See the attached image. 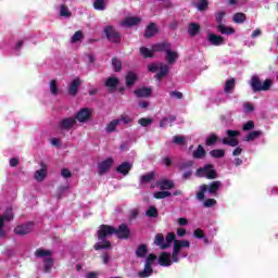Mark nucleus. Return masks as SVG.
<instances>
[{
    "label": "nucleus",
    "mask_w": 278,
    "mask_h": 278,
    "mask_svg": "<svg viewBox=\"0 0 278 278\" xmlns=\"http://www.w3.org/2000/svg\"><path fill=\"white\" fill-rule=\"evenodd\" d=\"M181 249H190V241L188 240H176L174 241V250L170 255L168 252H162L159 256L160 266L168 267L179 262V253Z\"/></svg>",
    "instance_id": "f257e3e1"
},
{
    "label": "nucleus",
    "mask_w": 278,
    "mask_h": 278,
    "mask_svg": "<svg viewBox=\"0 0 278 278\" xmlns=\"http://www.w3.org/2000/svg\"><path fill=\"white\" fill-rule=\"evenodd\" d=\"M116 228L108 225H101L98 230V242L94 244L96 251H101V249H110L112 243L108 240L111 236H114Z\"/></svg>",
    "instance_id": "f03ea898"
},
{
    "label": "nucleus",
    "mask_w": 278,
    "mask_h": 278,
    "mask_svg": "<svg viewBox=\"0 0 278 278\" xmlns=\"http://www.w3.org/2000/svg\"><path fill=\"white\" fill-rule=\"evenodd\" d=\"M222 187H223V182L218 180L213 181L211 185L200 186L199 192H197L198 201H203V199H205V192H208V194L216 197Z\"/></svg>",
    "instance_id": "7ed1b4c3"
},
{
    "label": "nucleus",
    "mask_w": 278,
    "mask_h": 278,
    "mask_svg": "<svg viewBox=\"0 0 278 278\" xmlns=\"http://www.w3.org/2000/svg\"><path fill=\"white\" fill-rule=\"evenodd\" d=\"M175 241H177V239H175V235L173 232L167 233L165 240H164V235L162 233H157L154 237L155 247H160L162 251L166 249H170V247L173 245V242L175 243Z\"/></svg>",
    "instance_id": "20e7f679"
},
{
    "label": "nucleus",
    "mask_w": 278,
    "mask_h": 278,
    "mask_svg": "<svg viewBox=\"0 0 278 278\" xmlns=\"http://www.w3.org/2000/svg\"><path fill=\"white\" fill-rule=\"evenodd\" d=\"M250 86L253 90V92H266V90H270V87L273 86L271 79H266L263 84L262 80H260V77L253 76L250 81Z\"/></svg>",
    "instance_id": "39448f33"
},
{
    "label": "nucleus",
    "mask_w": 278,
    "mask_h": 278,
    "mask_svg": "<svg viewBox=\"0 0 278 278\" xmlns=\"http://www.w3.org/2000/svg\"><path fill=\"white\" fill-rule=\"evenodd\" d=\"M36 257H40L43 262V271L51 273L53 268V258H51V251L39 249L35 253Z\"/></svg>",
    "instance_id": "423d86ee"
},
{
    "label": "nucleus",
    "mask_w": 278,
    "mask_h": 278,
    "mask_svg": "<svg viewBox=\"0 0 278 278\" xmlns=\"http://www.w3.org/2000/svg\"><path fill=\"white\" fill-rule=\"evenodd\" d=\"M155 260H157V255L149 254L144 262V268L138 273V276L141 278L151 277L153 275V264H155Z\"/></svg>",
    "instance_id": "0eeeda50"
},
{
    "label": "nucleus",
    "mask_w": 278,
    "mask_h": 278,
    "mask_svg": "<svg viewBox=\"0 0 278 278\" xmlns=\"http://www.w3.org/2000/svg\"><path fill=\"white\" fill-rule=\"evenodd\" d=\"M148 71H150V73H156V79H162V77L168 75V65L164 63H152L148 65Z\"/></svg>",
    "instance_id": "6e6552de"
},
{
    "label": "nucleus",
    "mask_w": 278,
    "mask_h": 278,
    "mask_svg": "<svg viewBox=\"0 0 278 278\" xmlns=\"http://www.w3.org/2000/svg\"><path fill=\"white\" fill-rule=\"evenodd\" d=\"M226 14L227 13L225 11H219L215 13V21L218 23L217 29L218 31H220V34H226V35L235 34L236 30L232 27H227L225 26V24H223V18H225Z\"/></svg>",
    "instance_id": "1a4fd4ad"
},
{
    "label": "nucleus",
    "mask_w": 278,
    "mask_h": 278,
    "mask_svg": "<svg viewBox=\"0 0 278 278\" xmlns=\"http://www.w3.org/2000/svg\"><path fill=\"white\" fill-rule=\"evenodd\" d=\"M226 135L228 138L222 139V144H227L228 147H238L240 142L238 141V136H240V131L238 130H227Z\"/></svg>",
    "instance_id": "9d476101"
},
{
    "label": "nucleus",
    "mask_w": 278,
    "mask_h": 278,
    "mask_svg": "<svg viewBox=\"0 0 278 278\" xmlns=\"http://www.w3.org/2000/svg\"><path fill=\"white\" fill-rule=\"evenodd\" d=\"M197 177H206V179H216V170L213 165H205L195 172Z\"/></svg>",
    "instance_id": "9b49d317"
},
{
    "label": "nucleus",
    "mask_w": 278,
    "mask_h": 278,
    "mask_svg": "<svg viewBox=\"0 0 278 278\" xmlns=\"http://www.w3.org/2000/svg\"><path fill=\"white\" fill-rule=\"evenodd\" d=\"M92 116V109L84 108L80 109L74 116L78 123H88Z\"/></svg>",
    "instance_id": "f8f14e48"
},
{
    "label": "nucleus",
    "mask_w": 278,
    "mask_h": 278,
    "mask_svg": "<svg viewBox=\"0 0 278 278\" xmlns=\"http://www.w3.org/2000/svg\"><path fill=\"white\" fill-rule=\"evenodd\" d=\"M31 231H34V223L31 222L18 225L14 229V233H16V236H27V233H31Z\"/></svg>",
    "instance_id": "ddd939ff"
},
{
    "label": "nucleus",
    "mask_w": 278,
    "mask_h": 278,
    "mask_svg": "<svg viewBox=\"0 0 278 278\" xmlns=\"http://www.w3.org/2000/svg\"><path fill=\"white\" fill-rule=\"evenodd\" d=\"M13 218L12 208H7L3 216L0 215V238H5V230L3 229L5 220H12Z\"/></svg>",
    "instance_id": "4468645a"
},
{
    "label": "nucleus",
    "mask_w": 278,
    "mask_h": 278,
    "mask_svg": "<svg viewBox=\"0 0 278 278\" xmlns=\"http://www.w3.org/2000/svg\"><path fill=\"white\" fill-rule=\"evenodd\" d=\"M104 34L110 42H121V34H118L114 27L106 26L104 28Z\"/></svg>",
    "instance_id": "2eb2a0df"
},
{
    "label": "nucleus",
    "mask_w": 278,
    "mask_h": 278,
    "mask_svg": "<svg viewBox=\"0 0 278 278\" xmlns=\"http://www.w3.org/2000/svg\"><path fill=\"white\" fill-rule=\"evenodd\" d=\"M75 125H77V119H75V117H65L60 121L59 128L63 129L64 131H71Z\"/></svg>",
    "instance_id": "dca6fc26"
},
{
    "label": "nucleus",
    "mask_w": 278,
    "mask_h": 278,
    "mask_svg": "<svg viewBox=\"0 0 278 278\" xmlns=\"http://www.w3.org/2000/svg\"><path fill=\"white\" fill-rule=\"evenodd\" d=\"M114 233L119 240H127L131 231L127 225L122 224L117 229H115Z\"/></svg>",
    "instance_id": "f3484780"
},
{
    "label": "nucleus",
    "mask_w": 278,
    "mask_h": 278,
    "mask_svg": "<svg viewBox=\"0 0 278 278\" xmlns=\"http://www.w3.org/2000/svg\"><path fill=\"white\" fill-rule=\"evenodd\" d=\"M112 164H114V160L109 157L98 164V170L100 175H105L110 168H112Z\"/></svg>",
    "instance_id": "a211bd4d"
},
{
    "label": "nucleus",
    "mask_w": 278,
    "mask_h": 278,
    "mask_svg": "<svg viewBox=\"0 0 278 278\" xmlns=\"http://www.w3.org/2000/svg\"><path fill=\"white\" fill-rule=\"evenodd\" d=\"M79 86H81V79L75 78L72 80L67 89L70 97H77V93L79 92Z\"/></svg>",
    "instance_id": "6ab92c4d"
},
{
    "label": "nucleus",
    "mask_w": 278,
    "mask_h": 278,
    "mask_svg": "<svg viewBox=\"0 0 278 278\" xmlns=\"http://www.w3.org/2000/svg\"><path fill=\"white\" fill-rule=\"evenodd\" d=\"M207 40L213 47H220V45H225V39L216 34H208Z\"/></svg>",
    "instance_id": "aec40b11"
},
{
    "label": "nucleus",
    "mask_w": 278,
    "mask_h": 278,
    "mask_svg": "<svg viewBox=\"0 0 278 278\" xmlns=\"http://www.w3.org/2000/svg\"><path fill=\"white\" fill-rule=\"evenodd\" d=\"M142 18L138 16H128L124 21L121 22L122 27H134V25H138Z\"/></svg>",
    "instance_id": "412c9836"
},
{
    "label": "nucleus",
    "mask_w": 278,
    "mask_h": 278,
    "mask_svg": "<svg viewBox=\"0 0 278 278\" xmlns=\"http://www.w3.org/2000/svg\"><path fill=\"white\" fill-rule=\"evenodd\" d=\"M179 58V54L177 51H173L172 48H167V51H165V60L169 64H175Z\"/></svg>",
    "instance_id": "4be33fe9"
},
{
    "label": "nucleus",
    "mask_w": 278,
    "mask_h": 278,
    "mask_svg": "<svg viewBox=\"0 0 278 278\" xmlns=\"http://www.w3.org/2000/svg\"><path fill=\"white\" fill-rule=\"evenodd\" d=\"M173 46L169 42L156 43L152 46V51L153 53H156L157 51L166 53Z\"/></svg>",
    "instance_id": "5701e85b"
},
{
    "label": "nucleus",
    "mask_w": 278,
    "mask_h": 278,
    "mask_svg": "<svg viewBox=\"0 0 278 278\" xmlns=\"http://www.w3.org/2000/svg\"><path fill=\"white\" fill-rule=\"evenodd\" d=\"M264 136V132L262 130H254L250 131L245 137H244V142H253V140H257V138H262Z\"/></svg>",
    "instance_id": "b1692460"
},
{
    "label": "nucleus",
    "mask_w": 278,
    "mask_h": 278,
    "mask_svg": "<svg viewBox=\"0 0 278 278\" xmlns=\"http://www.w3.org/2000/svg\"><path fill=\"white\" fill-rule=\"evenodd\" d=\"M47 178V165L41 163V168L35 172V179L36 181H45Z\"/></svg>",
    "instance_id": "393cba45"
},
{
    "label": "nucleus",
    "mask_w": 278,
    "mask_h": 278,
    "mask_svg": "<svg viewBox=\"0 0 278 278\" xmlns=\"http://www.w3.org/2000/svg\"><path fill=\"white\" fill-rule=\"evenodd\" d=\"M92 5L98 12H104V10H108V2H105V0H93Z\"/></svg>",
    "instance_id": "a878e982"
},
{
    "label": "nucleus",
    "mask_w": 278,
    "mask_h": 278,
    "mask_svg": "<svg viewBox=\"0 0 278 278\" xmlns=\"http://www.w3.org/2000/svg\"><path fill=\"white\" fill-rule=\"evenodd\" d=\"M121 125V119H113L111 121L106 127H105V131L106 134H114V131H116V128Z\"/></svg>",
    "instance_id": "bb28decb"
},
{
    "label": "nucleus",
    "mask_w": 278,
    "mask_h": 278,
    "mask_svg": "<svg viewBox=\"0 0 278 278\" xmlns=\"http://www.w3.org/2000/svg\"><path fill=\"white\" fill-rule=\"evenodd\" d=\"M155 34H157V26L155 23H151L147 26L144 36L146 38H152V36H155Z\"/></svg>",
    "instance_id": "cd10ccee"
},
{
    "label": "nucleus",
    "mask_w": 278,
    "mask_h": 278,
    "mask_svg": "<svg viewBox=\"0 0 278 278\" xmlns=\"http://www.w3.org/2000/svg\"><path fill=\"white\" fill-rule=\"evenodd\" d=\"M136 97H139V99L151 97V88H139L135 90Z\"/></svg>",
    "instance_id": "c85d7f7f"
},
{
    "label": "nucleus",
    "mask_w": 278,
    "mask_h": 278,
    "mask_svg": "<svg viewBox=\"0 0 278 278\" xmlns=\"http://www.w3.org/2000/svg\"><path fill=\"white\" fill-rule=\"evenodd\" d=\"M131 163L124 162L117 167V173L122 175H128L129 170H131Z\"/></svg>",
    "instance_id": "c756f323"
},
{
    "label": "nucleus",
    "mask_w": 278,
    "mask_h": 278,
    "mask_svg": "<svg viewBox=\"0 0 278 278\" xmlns=\"http://www.w3.org/2000/svg\"><path fill=\"white\" fill-rule=\"evenodd\" d=\"M159 187L161 190H173V188H175V184H173L172 180L163 179L159 181Z\"/></svg>",
    "instance_id": "7c9ffc66"
},
{
    "label": "nucleus",
    "mask_w": 278,
    "mask_h": 278,
    "mask_svg": "<svg viewBox=\"0 0 278 278\" xmlns=\"http://www.w3.org/2000/svg\"><path fill=\"white\" fill-rule=\"evenodd\" d=\"M175 121H177L176 116H168V117H164L161 123H160V127L164 128V127H168V125H170V127L173 126V123H175Z\"/></svg>",
    "instance_id": "2f4dec72"
},
{
    "label": "nucleus",
    "mask_w": 278,
    "mask_h": 278,
    "mask_svg": "<svg viewBox=\"0 0 278 278\" xmlns=\"http://www.w3.org/2000/svg\"><path fill=\"white\" fill-rule=\"evenodd\" d=\"M104 86H106V88H109L110 90H114L116 88V86H118V78L109 77L106 79Z\"/></svg>",
    "instance_id": "473e14b6"
},
{
    "label": "nucleus",
    "mask_w": 278,
    "mask_h": 278,
    "mask_svg": "<svg viewBox=\"0 0 278 278\" xmlns=\"http://www.w3.org/2000/svg\"><path fill=\"white\" fill-rule=\"evenodd\" d=\"M201 30V26L197 23H191L189 24V28H188V34L189 36H197V34H199V31Z\"/></svg>",
    "instance_id": "72a5a7b5"
},
{
    "label": "nucleus",
    "mask_w": 278,
    "mask_h": 278,
    "mask_svg": "<svg viewBox=\"0 0 278 278\" xmlns=\"http://www.w3.org/2000/svg\"><path fill=\"white\" fill-rule=\"evenodd\" d=\"M194 5L199 12H205L210 5V0H200Z\"/></svg>",
    "instance_id": "f704fd0d"
},
{
    "label": "nucleus",
    "mask_w": 278,
    "mask_h": 278,
    "mask_svg": "<svg viewBox=\"0 0 278 278\" xmlns=\"http://www.w3.org/2000/svg\"><path fill=\"white\" fill-rule=\"evenodd\" d=\"M235 88H236V79L230 78V79L226 80V84L224 86V91L226 93L231 92V90H233Z\"/></svg>",
    "instance_id": "c9c22d12"
},
{
    "label": "nucleus",
    "mask_w": 278,
    "mask_h": 278,
    "mask_svg": "<svg viewBox=\"0 0 278 278\" xmlns=\"http://www.w3.org/2000/svg\"><path fill=\"white\" fill-rule=\"evenodd\" d=\"M50 92L54 97H58L60 94V87H58V80H51L49 84Z\"/></svg>",
    "instance_id": "e433bc0d"
},
{
    "label": "nucleus",
    "mask_w": 278,
    "mask_h": 278,
    "mask_svg": "<svg viewBox=\"0 0 278 278\" xmlns=\"http://www.w3.org/2000/svg\"><path fill=\"white\" fill-rule=\"evenodd\" d=\"M193 157L195 160H202V157H205V149L203 146H198V149L193 151Z\"/></svg>",
    "instance_id": "4c0bfd02"
},
{
    "label": "nucleus",
    "mask_w": 278,
    "mask_h": 278,
    "mask_svg": "<svg viewBox=\"0 0 278 278\" xmlns=\"http://www.w3.org/2000/svg\"><path fill=\"white\" fill-rule=\"evenodd\" d=\"M138 79V76L134 72H129L126 76V86H134Z\"/></svg>",
    "instance_id": "58836bf2"
},
{
    "label": "nucleus",
    "mask_w": 278,
    "mask_h": 278,
    "mask_svg": "<svg viewBox=\"0 0 278 278\" xmlns=\"http://www.w3.org/2000/svg\"><path fill=\"white\" fill-rule=\"evenodd\" d=\"M147 253H149V250L147 249V245H144V244L139 245L136 251L137 257H147Z\"/></svg>",
    "instance_id": "ea45409f"
},
{
    "label": "nucleus",
    "mask_w": 278,
    "mask_h": 278,
    "mask_svg": "<svg viewBox=\"0 0 278 278\" xmlns=\"http://www.w3.org/2000/svg\"><path fill=\"white\" fill-rule=\"evenodd\" d=\"M60 16H64L65 18H71L72 16L71 10L65 4H60Z\"/></svg>",
    "instance_id": "a19ab883"
},
{
    "label": "nucleus",
    "mask_w": 278,
    "mask_h": 278,
    "mask_svg": "<svg viewBox=\"0 0 278 278\" xmlns=\"http://www.w3.org/2000/svg\"><path fill=\"white\" fill-rule=\"evenodd\" d=\"M232 21H233V23L242 24V23H244V21H247V15L244 13H236L232 16Z\"/></svg>",
    "instance_id": "79ce46f5"
},
{
    "label": "nucleus",
    "mask_w": 278,
    "mask_h": 278,
    "mask_svg": "<svg viewBox=\"0 0 278 278\" xmlns=\"http://www.w3.org/2000/svg\"><path fill=\"white\" fill-rule=\"evenodd\" d=\"M211 157H215V159H220V157H225V150L223 149H216V150H212L210 152Z\"/></svg>",
    "instance_id": "37998d69"
},
{
    "label": "nucleus",
    "mask_w": 278,
    "mask_h": 278,
    "mask_svg": "<svg viewBox=\"0 0 278 278\" xmlns=\"http://www.w3.org/2000/svg\"><path fill=\"white\" fill-rule=\"evenodd\" d=\"M112 66H113V71H115V73H118V71L123 68V63L121 62V60L114 58L112 59Z\"/></svg>",
    "instance_id": "c03bdc74"
},
{
    "label": "nucleus",
    "mask_w": 278,
    "mask_h": 278,
    "mask_svg": "<svg viewBox=\"0 0 278 278\" xmlns=\"http://www.w3.org/2000/svg\"><path fill=\"white\" fill-rule=\"evenodd\" d=\"M146 216L150 218H157V208L155 206H150L146 212Z\"/></svg>",
    "instance_id": "a18cd8bd"
},
{
    "label": "nucleus",
    "mask_w": 278,
    "mask_h": 278,
    "mask_svg": "<svg viewBox=\"0 0 278 278\" xmlns=\"http://www.w3.org/2000/svg\"><path fill=\"white\" fill-rule=\"evenodd\" d=\"M217 141H218V136H216V134H211L206 138L207 147H212V144H215V142Z\"/></svg>",
    "instance_id": "49530a36"
},
{
    "label": "nucleus",
    "mask_w": 278,
    "mask_h": 278,
    "mask_svg": "<svg viewBox=\"0 0 278 278\" xmlns=\"http://www.w3.org/2000/svg\"><path fill=\"white\" fill-rule=\"evenodd\" d=\"M140 54H141L143 58H153V49H152V50H149V49L146 48V47H141V48H140Z\"/></svg>",
    "instance_id": "de8ad7c7"
},
{
    "label": "nucleus",
    "mask_w": 278,
    "mask_h": 278,
    "mask_svg": "<svg viewBox=\"0 0 278 278\" xmlns=\"http://www.w3.org/2000/svg\"><path fill=\"white\" fill-rule=\"evenodd\" d=\"M252 129H255V122L253 121H249L244 123L242 126L243 131H251Z\"/></svg>",
    "instance_id": "09e8293b"
},
{
    "label": "nucleus",
    "mask_w": 278,
    "mask_h": 278,
    "mask_svg": "<svg viewBox=\"0 0 278 278\" xmlns=\"http://www.w3.org/2000/svg\"><path fill=\"white\" fill-rule=\"evenodd\" d=\"M153 177H154L153 173L146 174V175L141 176L140 182L149 184V181H153Z\"/></svg>",
    "instance_id": "8fccbe9b"
},
{
    "label": "nucleus",
    "mask_w": 278,
    "mask_h": 278,
    "mask_svg": "<svg viewBox=\"0 0 278 278\" xmlns=\"http://www.w3.org/2000/svg\"><path fill=\"white\" fill-rule=\"evenodd\" d=\"M134 118H131V116L127 115V114H123L119 117V123H123L124 125H129V123H132Z\"/></svg>",
    "instance_id": "3c124183"
},
{
    "label": "nucleus",
    "mask_w": 278,
    "mask_h": 278,
    "mask_svg": "<svg viewBox=\"0 0 278 278\" xmlns=\"http://www.w3.org/2000/svg\"><path fill=\"white\" fill-rule=\"evenodd\" d=\"M172 193L168 191H157L154 193V199H166V197H170Z\"/></svg>",
    "instance_id": "603ef678"
},
{
    "label": "nucleus",
    "mask_w": 278,
    "mask_h": 278,
    "mask_svg": "<svg viewBox=\"0 0 278 278\" xmlns=\"http://www.w3.org/2000/svg\"><path fill=\"white\" fill-rule=\"evenodd\" d=\"M139 125H141V127H149V125H151V123H153L152 118H140L138 121Z\"/></svg>",
    "instance_id": "864d4df0"
},
{
    "label": "nucleus",
    "mask_w": 278,
    "mask_h": 278,
    "mask_svg": "<svg viewBox=\"0 0 278 278\" xmlns=\"http://www.w3.org/2000/svg\"><path fill=\"white\" fill-rule=\"evenodd\" d=\"M173 142L174 144H186V138L182 136H174Z\"/></svg>",
    "instance_id": "5fc2aeb1"
},
{
    "label": "nucleus",
    "mask_w": 278,
    "mask_h": 278,
    "mask_svg": "<svg viewBox=\"0 0 278 278\" xmlns=\"http://www.w3.org/2000/svg\"><path fill=\"white\" fill-rule=\"evenodd\" d=\"M194 165V161H187L179 165L180 170H186V168H190Z\"/></svg>",
    "instance_id": "6e6d98bb"
},
{
    "label": "nucleus",
    "mask_w": 278,
    "mask_h": 278,
    "mask_svg": "<svg viewBox=\"0 0 278 278\" xmlns=\"http://www.w3.org/2000/svg\"><path fill=\"white\" fill-rule=\"evenodd\" d=\"M83 38V34L81 30H78L74 34V36L72 37V42H79Z\"/></svg>",
    "instance_id": "4d7b16f0"
},
{
    "label": "nucleus",
    "mask_w": 278,
    "mask_h": 278,
    "mask_svg": "<svg viewBox=\"0 0 278 278\" xmlns=\"http://www.w3.org/2000/svg\"><path fill=\"white\" fill-rule=\"evenodd\" d=\"M169 97H172V99H184V93H181V91H172L169 92Z\"/></svg>",
    "instance_id": "13d9d810"
},
{
    "label": "nucleus",
    "mask_w": 278,
    "mask_h": 278,
    "mask_svg": "<svg viewBox=\"0 0 278 278\" xmlns=\"http://www.w3.org/2000/svg\"><path fill=\"white\" fill-rule=\"evenodd\" d=\"M61 176L64 177V179H70V177H73V174H71V170L68 168L61 169Z\"/></svg>",
    "instance_id": "bf43d9fd"
},
{
    "label": "nucleus",
    "mask_w": 278,
    "mask_h": 278,
    "mask_svg": "<svg viewBox=\"0 0 278 278\" xmlns=\"http://www.w3.org/2000/svg\"><path fill=\"white\" fill-rule=\"evenodd\" d=\"M193 237L201 240V239L205 238V235H204L203 230L195 229L194 232H193Z\"/></svg>",
    "instance_id": "052dcab7"
},
{
    "label": "nucleus",
    "mask_w": 278,
    "mask_h": 278,
    "mask_svg": "<svg viewBox=\"0 0 278 278\" xmlns=\"http://www.w3.org/2000/svg\"><path fill=\"white\" fill-rule=\"evenodd\" d=\"M216 205V200L214 199H207L204 201V207H214Z\"/></svg>",
    "instance_id": "680f3d73"
},
{
    "label": "nucleus",
    "mask_w": 278,
    "mask_h": 278,
    "mask_svg": "<svg viewBox=\"0 0 278 278\" xmlns=\"http://www.w3.org/2000/svg\"><path fill=\"white\" fill-rule=\"evenodd\" d=\"M243 110L245 113H249V112H253L254 108H253V104L247 102L243 104Z\"/></svg>",
    "instance_id": "e2e57ef3"
},
{
    "label": "nucleus",
    "mask_w": 278,
    "mask_h": 278,
    "mask_svg": "<svg viewBox=\"0 0 278 278\" xmlns=\"http://www.w3.org/2000/svg\"><path fill=\"white\" fill-rule=\"evenodd\" d=\"M260 36H262V30L260 28H256L252 35L251 38H260Z\"/></svg>",
    "instance_id": "0e129e2a"
},
{
    "label": "nucleus",
    "mask_w": 278,
    "mask_h": 278,
    "mask_svg": "<svg viewBox=\"0 0 278 278\" xmlns=\"http://www.w3.org/2000/svg\"><path fill=\"white\" fill-rule=\"evenodd\" d=\"M178 225L180 227H186V225H188V219H186L184 217L178 218Z\"/></svg>",
    "instance_id": "69168bd1"
},
{
    "label": "nucleus",
    "mask_w": 278,
    "mask_h": 278,
    "mask_svg": "<svg viewBox=\"0 0 278 278\" xmlns=\"http://www.w3.org/2000/svg\"><path fill=\"white\" fill-rule=\"evenodd\" d=\"M241 154H242V148H240V147L236 148V149L233 150V152H232V155H233L235 157H238V155H241Z\"/></svg>",
    "instance_id": "338daca9"
},
{
    "label": "nucleus",
    "mask_w": 278,
    "mask_h": 278,
    "mask_svg": "<svg viewBox=\"0 0 278 278\" xmlns=\"http://www.w3.org/2000/svg\"><path fill=\"white\" fill-rule=\"evenodd\" d=\"M177 236H178L179 238H184V236H186V230H185V228H178V229H177Z\"/></svg>",
    "instance_id": "774afa93"
}]
</instances>
